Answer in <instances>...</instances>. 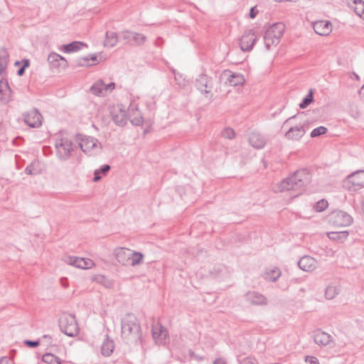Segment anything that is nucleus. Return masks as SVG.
Segmentation results:
<instances>
[{
	"label": "nucleus",
	"mask_w": 364,
	"mask_h": 364,
	"mask_svg": "<svg viewBox=\"0 0 364 364\" xmlns=\"http://www.w3.org/2000/svg\"><path fill=\"white\" fill-rule=\"evenodd\" d=\"M295 117H296V115L292 116V117H291L288 118V119L284 122V124H283V127L286 126L288 123H289V122H290V121H291V119H294V118H295Z\"/></svg>",
	"instance_id": "nucleus-64"
},
{
	"label": "nucleus",
	"mask_w": 364,
	"mask_h": 364,
	"mask_svg": "<svg viewBox=\"0 0 364 364\" xmlns=\"http://www.w3.org/2000/svg\"><path fill=\"white\" fill-rule=\"evenodd\" d=\"M221 134L224 138L228 139H232L235 136V131L230 127H227V128L224 129L222 131Z\"/></svg>",
	"instance_id": "nucleus-41"
},
{
	"label": "nucleus",
	"mask_w": 364,
	"mask_h": 364,
	"mask_svg": "<svg viewBox=\"0 0 364 364\" xmlns=\"http://www.w3.org/2000/svg\"><path fill=\"white\" fill-rule=\"evenodd\" d=\"M305 362L309 364H319L318 358L311 355H306L305 357Z\"/></svg>",
	"instance_id": "nucleus-48"
},
{
	"label": "nucleus",
	"mask_w": 364,
	"mask_h": 364,
	"mask_svg": "<svg viewBox=\"0 0 364 364\" xmlns=\"http://www.w3.org/2000/svg\"><path fill=\"white\" fill-rule=\"evenodd\" d=\"M42 361L47 364H63V361L60 358L50 353L43 355Z\"/></svg>",
	"instance_id": "nucleus-30"
},
{
	"label": "nucleus",
	"mask_w": 364,
	"mask_h": 364,
	"mask_svg": "<svg viewBox=\"0 0 364 364\" xmlns=\"http://www.w3.org/2000/svg\"><path fill=\"white\" fill-rule=\"evenodd\" d=\"M90 92L97 96H104L106 95L105 84L102 80H98L90 87Z\"/></svg>",
	"instance_id": "nucleus-26"
},
{
	"label": "nucleus",
	"mask_w": 364,
	"mask_h": 364,
	"mask_svg": "<svg viewBox=\"0 0 364 364\" xmlns=\"http://www.w3.org/2000/svg\"><path fill=\"white\" fill-rule=\"evenodd\" d=\"M89 55H90V60H92L93 62V64H96L97 63V54L94 53V54H90Z\"/></svg>",
	"instance_id": "nucleus-58"
},
{
	"label": "nucleus",
	"mask_w": 364,
	"mask_h": 364,
	"mask_svg": "<svg viewBox=\"0 0 364 364\" xmlns=\"http://www.w3.org/2000/svg\"><path fill=\"white\" fill-rule=\"evenodd\" d=\"M95 281H96L97 283L103 285L106 288H111L112 287V285H113L112 281L108 279L104 275H97L95 278Z\"/></svg>",
	"instance_id": "nucleus-37"
},
{
	"label": "nucleus",
	"mask_w": 364,
	"mask_h": 364,
	"mask_svg": "<svg viewBox=\"0 0 364 364\" xmlns=\"http://www.w3.org/2000/svg\"><path fill=\"white\" fill-rule=\"evenodd\" d=\"M114 349V343L112 339H110L109 337L106 335V338L104 340L102 346H101V353L103 356L108 357L109 356Z\"/></svg>",
	"instance_id": "nucleus-24"
},
{
	"label": "nucleus",
	"mask_w": 364,
	"mask_h": 364,
	"mask_svg": "<svg viewBox=\"0 0 364 364\" xmlns=\"http://www.w3.org/2000/svg\"><path fill=\"white\" fill-rule=\"evenodd\" d=\"M330 220L335 226L346 227L351 225L353 219L348 213L338 210L333 211L330 215Z\"/></svg>",
	"instance_id": "nucleus-6"
},
{
	"label": "nucleus",
	"mask_w": 364,
	"mask_h": 364,
	"mask_svg": "<svg viewBox=\"0 0 364 364\" xmlns=\"http://www.w3.org/2000/svg\"><path fill=\"white\" fill-rule=\"evenodd\" d=\"M129 112L130 117H132L133 114H135L136 112H139L138 109V105H135L134 103H131L129 108Z\"/></svg>",
	"instance_id": "nucleus-50"
},
{
	"label": "nucleus",
	"mask_w": 364,
	"mask_h": 364,
	"mask_svg": "<svg viewBox=\"0 0 364 364\" xmlns=\"http://www.w3.org/2000/svg\"><path fill=\"white\" fill-rule=\"evenodd\" d=\"M269 33L265 31L264 35V41L265 44V47L267 50H270L272 46H276L280 41V39H277L274 41L272 35H269Z\"/></svg>",
	"instance_id": "nucleus-33"
},
{
	"label": "nucleus",
	"mask_w": 364,
	"mask_h": 364,
	"mask_svg": "<svg viewBox=\"0 0 364 364\" xmlns=\"http://www.w3.org/2000/svg\"><path fill=\"white\" fill-rule=\"evenodd\" d=\"M24 344L29 348H36L37 346H39L40 342L38 340L37 341L25 340Z\"/></svg>",
	"instance_id": "nucleus-49"
},
{
	"label": "nucleus",
	"mask_w": 364,
	"mask_h": 364,
	"mask_svg": "<svg viewBox=\"0 0 364 364\" xmlns=\"http://www.w3.org/2000/svg\"><path fill=\"white\" fill-rule=\"evenodd\" d=\"M349 235V232L347 230L338 231V232H328V237L333 241L339 242H343Z\"/></svg>",
	"instance_id": "nucleus-25"
},
{
	"label": "nucleus",
	"mask_w": 364,
	"mask_h": 364,
	"mask_svg": "<svg viewBox=\"0 0 364 364\" xmlns=\"http://www.w3.org/2000/svg\"><path fill=\"white\" fill-rule=\"evenodd\" d=\"M30 65L29 60L24 59L23 60V65L22 66L17 70V75L18 76H21L24 74L25 70L26 68H28Z\"/></svg>",
	"instance_id": "nucleus-45"
},
{
	"label": "nucleus",
	"mask_w": 364,
	"mask_h": 364,
	"mask_svg": "<svg viewBox=\"0 0 364 364\" xmlns=\"http://www.w3.org/2000/svg\"><path fill=\"white\" fill-rule=\"evenodd\" d=\"M257 41V37L252 30L245 31L240 38V49L244 52L252 50Z\"/></svg>",
	"instance_id": "nucleus-8"
},
{
	"label": "nucleus",
	"mask_w": 364,
	"mask_h": 364,
	"mask_svg": "<svg viewBox=\"0 0 364 364\" xmlns=\"http://www.w3.org/2000/svg\"><path fill=\"white\" fill-rule=\"evenodd\" d=\"M152 337L156 343H164L168 336V332L161 324L157 323L152 326Z\"/></svg>",
	"instance_id": "nucleus-14"
},
{
	"label": "nucleus",
	"mask_w": 364,
	"mask_h": 364,
	"mask_svg": "<svg viewBox=\"0 0 364 364\" xmlns=\"http://www.w3.org/2000/svg\"><path fill=\"white\" fill-rule=\"evenodd\" d=\"M122 337L127 343H141V326L137 318L132 314H127L121 321Z\"/></svg>",
	"instance_id": "nucleus-1"
},
{
	"label": "nucleus",
	"mask_w": 364,
	"mask_h": 364,
	"mask_svg": "<svg viewBox=\"0 0 364 364\" xmlns=\"http://www.w3.org/2000/svg\"><path fill=\"white\" fill-rule=\"evenodd\" d=\"M4 87L10 90V87H9L7 80L2 79L0 80V92H2L4 91Z\"/></svg>",
	"instance_id": "nucleus-52"
},
{
	"label": "nucleus",
	"mask_w": 364,
	"mask_h": 364,
	"mask_svg": "<svg viewBox=\"0 0 364 364\" xmlns=\"http://www.w3.org/2000/svg\"><path fill=\"white\" fill-rule=\"evenodd\" d=\"M248 139L250 145L257 149L263 148L267 143L264 136L258 132H251Z\"/></svg>",
	"instance_id": "nucleus-19"
},
{
	"label": "nucleus",
	"mask_w": 364,
	"mask_h": 364,
	"mask_svg": "<svg viewBox=\"0 0 364 364\" xmlns=\"http://www.w3.org/2000/svg\"><path fill=\"white\" fill-rule=\"evenodd\" d=\"M313 338L315 343L321 346H326L332 341V336L320 329L314 332Z\"/></svg>",
	"instance_id": "nucleus-18"
},
{
	"label": "nucleus",
	"mask_w": 364,
	"mask_h": 364,
	"mask_svg": "<svg viewBox=\"0 0 364 364\" xmlns=\"http://www.w3.org/2000/svg\"><path fill=\"white\" fill-rule=\"evenodd\" d=\"M349 181L353 186L358 188L364 187V171L359 170L350 174L348 176Z\"/></svg>",
	"instance_id": "nucleus-22"
},
{
	"label": "nucleus",
	"mask_w": 364,
	"mask_h": 364,
	"mask_svg": "<svg viewBox=\"0 0 364 364\" xmlns=\"http://www.w3.org/2000/svg\"><path fill=\"white\" fill-rule=\"evenodd\" d=\"M136 116L132 117V116L131 117L132 118L130 119V122L132 124L134 125H136V126H140L142 124L143 122H144V119H143V117L141 114V113L139 112H136Z\"/></svg>",
	"instance_id": "nucleus-42"
},
{
	"label": "nucleus",
	"mask_w": 364,
	"mask_h": 364,
	"mask_svg": "<svg viewBox=\"0 0 364 364\" xmlns=\"http://www.w3.org/2000/svg\"><path fill=\"white\" fill-rule=\"evenodd\" d=\"M213 364H226L225 361L223 358H216L213 361Z\"/></svg>",
	"instance_id": "nucleus-61"
},
{
	"label": "nucleus",
	"mask_w": 364,
	"mask_h": 364,
	"mask_svg": "<svg viewBox=\"0 0 364 364\" xmlns=\"http://www.w3.org/2000/svg\"><path fill=\"white\" fill-rule=\"evenodd\" d=\"M163 43V40L161 38L159 37L155 41V45L156 46H161V43Z\"/></svg>",
	"instance_id": "nucleus-63"
},
{
	"label": "nucleus",
	"mask_w": 364,
	"mask_h": 364,
	"mask_svg": "<svg viewBox=\"0 0 364 364\" xmlns=\"http://www.w3.org/2000/svg\"><path fill=\"white\" fill-rule=\"evenodd\" d=\"M118 41V35L115 32L107 31L105 34V40L104 46L108 47H114Z\"/></svg>",
	"instance_id": "nucleus-27"
},
{
	"label": "nucleus",
	"mask_w": 364,
	"mask_h": 364,
	"mask_svg": "<svg viewBox=\"0 0 364 364\" xmlns=\"http://www.w3.org/2000/svg\"><path fill=\"white\" fill-rule=\"evenodd\" d=\"M354 11L358 16L362 17L364 14V1L359 0V3L358 6L355 7Z\"/></svg>",
	"instance_id": "nucleus-44"
},
{
	"label": "nucleus",
	"mask_w": 364,
	"mask_h": 364,
	"mask_svg": "<svg viewBox=\"0 0 364 364\" xmlns=\"http://www.w3.org/2000/svg\"><path fill=\"white\" fill-rule=\"evenodd\" d=\"M341 291L340 287L337 285H329L325 291V296L327 299H334Z\"/></svg>",
	"instance_id": "nucleus-31"
},
{
	"label": "nucleus",
	"mask_w": 364,
	"mask_h": 364,
	"mask_svg": "<svg viewBox=\"0 0 364 364\" xmlns=\"http://www.w3.org/2000/svg\"><path fill=\"white\" fill-rule=\"evenodd\" d=\"M90 55L80 58L77 60V64L79 66H90L92 64L90 63Z\"/></svg>",
	"instance_id": "nucleus-43"
},
{
	"label": "nucleus",
	"mask_w": 364,
	"mask_h": 364,
	"mask_svg": "<svg viewBox=\"0 0 364 364\" xmlns=\"http://www.w3.org/2000/svg\"><path fill=\"white\" fill-rule=\"evenodd\" d=\"M311 173L309 169H299L281 182V191L301 190L311 183Z\"/></svg>",
	"instance_id": "nucleus-2"
},
{
	"label": "nucleus",
	"mask_w": 364,
	"mask_h": 364,
	"mask_svg": "<svg viewBox=\"0 0 364 364\" xmlns=\"http://www.w3.org/2000/svg\"><path fill=\"white\" fill-rule=\"evenodd\" d=\"M24 122L31 128H38L42 125L43 116L36 108L23 114Z\"/></svg>",
	"instance_id": "nucleus-7"
},
{
	"label": "nucleus",
	"mask_w": 364,
	"mask_h": 364,
	"mask_svg": "<svg viewBox=\"0 0 364 364\" xmlns=\"http://www.w3.org/2000/svg\"><path fill=\"white\" fill-rule=\"evenodd\" d=\"M132 39L135 42V45L141 46L145 43V41H146V37L141 33L134 32Z\"/></svg>",
	"instance_id": "nucleus-39"
},
{
	"label": "nucleus",
	"mask_w": 364,
	"mask_h": 364,
	"mask_svg": "<svg viewBox=\"0 0 364 364\" xmlns=\"http://www.w3.org/2000/svg\"><path fill=\"white\" fill-rule=\"evenodd\" d=\"M132 259H130V266H136L142 263L144 255L140 252H136L131 250Z\"/></svg>",
	"instance_id": "nucleus-34"
},
{
	"label": "nucleus",
	"mask_w": 364,
	"mask_h": 364,
	"mask_svg": "<svg viewBox=\"0 0 364 364\" xmlns=\"http://www.w3.org/2000/svg\"><path fill=\"white\" fill-rule=\"evenodd\" d=\"M133 33L134 32H131L129 31H124L122 32V37L126 41V43H129L132 39Z\"/></svg>",
	"instance_id": "nucleus-47"
},
{
	"label": "nucleus",
	"mask_w": 364,
	"mask_h": 364,
	"mask_svg": "<svg viewBox=\"0 0 364 364\" xmlns=\"http://www.w3.org/2000/svg\"><path fill=\"white\" fill-rule=\"evenodd\" d=\"M188 353H189V355L192 358H193V359H195V360H196L198 361H202V360H204V357L203 356L196 354L192 350H188Z\"/></svg>",
	"instance_id": "nucleus-51"
},
{
	"label": "nucleus",
	"mask_w": 364,
	"mask_h": 364,
	"mask_svg": "<svg viewBox=\"0 0 364 364\" xmlns=\"http://www.w3.org/2000/svg\"><path fill=\"white\" fill-rule=\"evenodd\" d=\"M112 119L114 124L119 127H124L127 124V113L119 106L113 107L110 111Z\"/></svg>",
	"instance_id": "nucleus-12"
},
{
	"label": "nucleus",
	"mask_w": 364,
	"mask_h": 364,
	"mask_svg": "<svg viewBox=\"0 0 364 364\" xmlns=\"http://www.w3.org/2000/svg\"><path fill=\"white\" fill-rule=\"evenodd\" d=\"M299 267L305 272H311L316 267V261L312 257L306 255L302 257L298 262Z\"/></svg>",
	"instance_id": "nucleus-20"
},
{
	"label": "nucleus",
	"mask_w": 364,
	"mask_h": 364,
	"mask_svg": "<svg viewBox=\"0 0 364 364\" xmlns=\"http://www.w3.org/2000/svg\"><path fill=\"white\" fill-rule=\"evenodd\" d=\"M115 87V84L114 82H110L107 85H105V92L106 94L107 92H112Z\"/></svg>",
	"instance_id": "nucleus-56"
},
{
	"label": "nucleus",
	"mask_w": 364,
	"mask_h": 364,
	"mask_svg": "<svg viewBox=\"0 0 364 364\" xmlns=\"http://www.w3.org/2000/svg\"><path fill=\"white\" fill-rule=\"evenodd\" d=\"M58 323L60 331L69 337H74L79 332L76 318L73 314L63 313Z\"/></svg>",
	"instance_id": "nucleus-3"
},
{
	"label": "nucleus",
	"mask_w": 364,
	"mask_h": 364,
	"mask_svg": "<svg viewBox=\"0 0 364 364\" xmlns=\"http://www.w3.org/2000/svg\"><path fill=\"white\" fill-rule=\"evenodd\" d=\"M281 274V270L277 267H274L273 269L267 270L265 272L264 279L269 282H274L279 278Z\"/></svg>",
	"instance_id": "nucleus-28"
},
{
	"label": "nucleus",
	"mask_w": 364,
	"mask_h": 364,
	"mask_svg": "<svg viewBox=\"0 0 364 364\" xmlns=\"http://www.w3.org/2000/svg\"><path fill=\"white\" fill-rule=\"evenodd\" d=\"M9 358L7 357H2L0 358V364H8Z\"/></svg>",
	"instance_id": "nucleus-62"
},
{
	"label": "nucleus",
	"mask_w": 364,
	"mask_h": 364,
	"mask_svg": "<svg viewBox=\"0 0 364 364\" xmlns=\"http://www.w3.org/2000/svg\"><path fill=\"white\" fill-rule=\"evenodd\" d=\"M79 146L83 152L90 154H96L102 149L98 140L89 136H83L80 139Z\"/></svg>",
	"instance_id": "nucleus-5"
},
{
	"label": "nucleus",
	"mask_w": 364,
	"mask_h": 364,
	"mask_svg": "<svg viewBox=\"0 0 364 364\" xmlns=\"http://www.w3.org/2000/svg\"><path fill=\"white\" fill-rule=\"evenodd\" d=\"M196 87L201 93L209 94L213 87V80L206 74L202 73L196 80Z\"/></svg>",
	"instance_id": "nucleus-9"
},
{
	"label": "nucleus",
	"mask_w": 364,
	"mask_h": 364,
	"mask_svg": "<svg viewBox=\"0 0 364 364\" xmlns=\"http://www.w3.org/2000/svg\"><path fill=\"white\" fill-rule=\"evenodd\" d=\"M328 129L326 127L323 126H320L314 129L311 132V137L314 138L319 136L321 135L325 134L327 132Z\"/></svg>",
	"instance_id": "nucleus-40"
},
{
	"label": "nucleus",
	"mask_w": 364,
	"mask_h": 364,
	"mask_svg": "<svg viewBox=\"0 0 364 364\" xmlns=\"http://www.w3.org/2000/svg\"><path fill=\"white\" fill-rule=\"evenodd\" d=\"M48 62L53 69L65 70L68 67L66 59L56 53H51L48 55Z\"/></svg>",
	"instance_id": "nucleus-11"
},
{
	"label": "nucleus",
	"mask_w": 364,
	"mask_h": 364,
	"mask_svg": "<svg viewBox=\"0 0 364 364\" xmlns=\"http://www.w3.org/2000/svg\"><path fill=\"white\" fill-rule=\"evenodd\" d=\"M111 166L108 164L102 165L100 168L94 171L93 181L97 182L102 178V175H106L110 170Z\"/></svg>",
	"instance_id": "nucleus-32"
},
{
	"label": "nucleus",
	"mask_w": 364,
	"mask_h": 364,
	"mask_svg": "<svg viewBox=\"0 0 364 364\" xmlns=\"http://www.w3.org/2000/svg\"><path fill=\"white\" fill-rule=\"evenodd\" d=\"M257 14V11L255 9V7H252L250 11V17L254 18L256 17Z\"/></svg>",
	"instance_id": "nucleus-57"
},
{
	"label": "nucleus",
	"mask_w": 364,
	"mask_h": 364,
	"mask_svg": "<svg viewBox=\"0 0 364 364\" xmlns=\"http://www.w3.org/2000/svg\"><path fill=\"white\" fill-rule=\"evenodd\" d=\"M314 31L320 36H327L332 31V24L328 21H318L314 23Z\"/></svg>",
	"instance_id": "nucleus-17"
},
{
	"label": "nucleus",
	"mask_w": 364,
	"mask_h": 364,
	"mask_svg": "<svg viewBox=\"0 0 364 364\" xmlns=\"http://www.w3.org/2000/svg\"><path fill=\"white\" fill-rule=\"evenodd\" d=\"M245 301L251 305H265L267 299L259 292L248 291L245 295Z\"/></svg>",
	"instance_id": "nucleus-16"
},
{
	"label": "nucleus",
	"mask_w": 364,
	"mask_h": 364,
	"mask_svg": "<svg viewBox=\"0 0 364 364\" xmlns=\"http://www.w3.org/2000/svg\"><path fill=\"white\" fill-rule=\"evenodd\" d=\"M306 133L305 126H294L290 127L285 133V137L289 140L299 141Z\"/></svg>",
	"instance_id": "nucleus-15"
},
{
	"label": "nucleus",
	"mask_w": 364,
	"mask_h": 364,
	"mask_svg": "<svg viewBox=\"0 0 364 364\" xmlns=\"http://www.w3.org/2000/svg\"><path fill=\"white\" fill-rule=\"evenodd\" d=\"M94 265L92 260L90 259H85L83 269H90Z\"/></svg>",
	"instance_id": "nucleus-55"
},
{
	"label": "nucleus",
	"mask_w": 364,
	"mask_h": 364,
	"mask_svg": "<svg viewBox=\"0 0 364 364\" xmlns=\"http://www.w3.org/2000/svg\"><path fill=\"white\" fill-rule=\"evenodd\" d=\"M328 205V201L325 199H321L314 204V210L316 212L320 213L326 210Z\"/></svg>",
	"instance_id": "nucleus-38"
},
{
	"label": "nucleus",
	"mask_w": 364,
	"mask_h": 364,
	"mask_svg": "<svg viewBox=\"0 0 364 364\" xmlns=\"http://www.w3.org/2000/svg\"><path fill=\"white\" fill-rule=\"evenodd\" d=\"M9 63V54L5 50H0V75H3Z\"/></svg>",
	"instance_id": "nucleus-29"
},
{
	"label": "nucleus",
	"mask_w": 364,
	"mask_h": 364,
	"mask_svg": "<svg viewBox=\"0 0 364 364\" xmlns=\"http://www.w3.org/2000/svg\"><path fill=\"white\" fill-rule=\"evenodd\" d=\"M55 147L56 156L61 161L68 160L73 151V143L70 139L66 137L55 139Z\"/></svg>",
	"instance_id": "nucleus-4"
},
{
	"label": "nucleus",
	"mask_w": 364,
	"mask_h": 364,
	"mask_svg": "<svg viewBox=\"0 0 364 364\" xmlns=\"http://www.w3.org/2000/svg\"><path fill=\"white\" fill-rule=\"evenodd\" d=\"M221 76L223 78H225V84L229 86L235 87L238 85H242L245 82L242 75L232 73L228 70H224Z\"/></svg>",
	"instance_id": "nucleus-10"
},
{
	"label": "nucleus",
	"mask_w": 364,
	"mask_h": 364,
	"mask_svg": "<svg viewBox=\"0 0 364 364\" xmlns=\"http://www.w3.org/2000/svg\"><path fill=\"white\" fill-rule=\"evenodd\" d=\"M173 75H174V79L176 80V82L178 84V85H181L185 79L183 78V75L179 73L178 72H177L176 70L174 69H171Z\"/></svg>",
	"instance_id": "nucleus-46"
},
{
	"label": "nucleus",
	"mask_w": 364,
	"mask_h": 364,
	"mask_svg": "<svg viewBox=\"0 0 364 364\" xmlns=\"http://www.w3.org/2000/svg\"><path fill=\"white\" fill-rule=\"evenodd\" d=\"M25 173L28 175H33L36 174V172L34 171L33 164H29L25 168Z\"/></svg>",
	"instance_id": "nucleus-53"
},
{
	"label": "nucleus",
	"mask_w": 364,
	"mask_h": 364,
	"mask_svg": "<svg viewBox=\"0 0 364 364\" xmlns=\"http://www.w3.org/2000/svg\"><path fill=\"white\" fill-rule=\"evenodd\" d=\"M314 102V91L312 89L309 90V93L303 98L299 104L301 109L306 108L311 103Z\"/></svg>",
	"instance_id": "nucleus-36"
},
{
	"label": "nucleus",
	"mask_w": 364,
	"mask_h": 364,
	"mask_svg": "<svg viewBox=\"0 0 364 364\" xmlns=\"http://www.w3.org/2000/svg\"><path fill=\"white\" fill-rule=\"evenodd\" d=\"M87 44L81 41H73L61 46L60 50L65 53H71L80 50L83 47H87Z\"/></svg>",
	"instance_id": "nucleus-23"
},
{
	"label": "nucleus",
	"mask_w": 364,
	"mask_h": 364,
	"mask_svg": "<svg viewBox=\"0 0 364 364\" xmlns=\"http://www.w3.org/2000/svg\"><path fill=\"white\" fill-rule=\"evenodd\" d=\"M359 96L360 100L364 102V85L362 86V87L359 90Z\"/></svg>",
	"instance_id": "nucleus-60"
},
{
	"label": "nucleus",
	"mask_w": 364,
	"mask_h": 364,
	"mask_svg": "<svg viewBox=\"0 0 364 364\" xmlns=\"http://www.w3.org/2000/svg\"><path fill=\"white\" fill-rule=\"evenodd\" d=\"M269 35H272L274 41H277V39H280L285 31V26L284 23L281 22L275 23L271 26H269L266 30Z\"/></svg>",
	"instance_id": "nucleus-21"
},
{
	"label": "nucleus",
	"mask_w": 364,
	"mask_h": 364,
	"mask_svg": "<svg viewBox=\"0 0 364 364\" xmlns=\"http://www.w3.org/2000/svg\"><path fill=\"white\" fill-rule=\"evenodd\" d=\"M238 363L239 364H254L253 359L250 357L245 358L242 360L238 359Z\"/></svg>",
	"instance_id": "nucleus-54"
},
{
	"label": "nucleus",
	"mask_w": 364,
	"mask_h": 364,
	"mask_svg": "<svg viewBox=\"0 0 364 364\" xmlns=\"http://www.w3.org/2000/svg\"><path fill=\"white\" fill-rule=\"evenodd\" d=\"M22 141H23V138L21 136H18V137H16L15 139H14L13 143H14V144L18 146V145H20V144Z\"/></svg>",
	"instance_id": "nucleus-59"
},
{
	"label": "nucleus",
	"mask_w": 364,
	"mask_h": 364,
	"mask_svg": "<svg viewBox=\"0 0 364 364\" xmlns=\"http://www.w3.org/2000/svg\"><path fill=\"white\" fill-rule=\"evenodd\" d=\"M130 253L131 250L124 247L117 248L114 251L117 261L124 266H130V259H132Z\"/></svg>",
	"instance_id": "nucleus-13"
},
{
	"label": "nucleus",
	"mask_w": 364,
	"mask_h": 364,
	"mask_svg": "<svg viewBox=\"0 0 364 364\" xmlns=\"http://www.w3.org/2000/svg\"><path fill=\"white\" fill-rule=\"evenodd\" d=\"M66 262L68 264L74 266L75 267L83 269L85 258L77 257H69L67 259Z\"/></svg>",
	"instance_id": "nucleus-35"
}]
</instances>
